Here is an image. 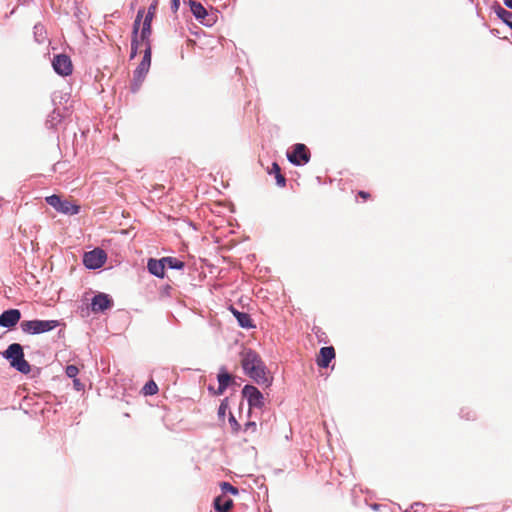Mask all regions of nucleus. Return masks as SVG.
<instances>
[{
  "label": "nucleus",
  "instance_id": "nucleus-12",
  "mask_svg": "<svg viewBox=\"0 0 512 512\" xmlns=\"http://www.w3.org/2000/svg\"><path fill=\"white\" fill-rule=\"evenodd\" d=\"M112 304V299L107 294L99 293L92 299L91 310L95 313L104 312L111 308Z\"/></svg>",
  "mask_w": 512,
  "mask_h": 512
},
{
  "label": "nucleus",
  "instance_id": "nucleus-31",
  "mask_svg": "<svg viewBox=\"0 0 512 512\" xmlns=\"http://www.w3.org/2000/svg\"><path fill=\"white\" fill-rule=\"evenodd\" d=\"M74 387L79 391L83 388V384L80 382L79 379L74 378L73 380Z\"/></svg>",
  "mask_w": 512,
  "mask_h": 512
},
{
  "label": "nucleus",
  "instance_id": "nucleus-4",
  "mask_svg": "<svg viewBox=\"0 0 512 512\" xmlns=\"http://www.w3.org/2000/svg\"><path fill=\"white\" fill-rule=\"evenodd\" d=\"M157 10V4H151L147 11L144 10V16L141 21V31H140V40L142 44H151L150 36L152 33L151 23L153 18L155 17Z\"/></svg>",
  "mask_w": 512,
  "mask_h": 512
},
{
  "label": "nucleus",
  "instance_id": "nucleus-32",
  "mask_svg": "<svg viewBox=\"0 0 512 512\" xmlns=\"http://www.w3.org/2000/svg\"><path fill=\"white\" fill-rule=\"evenodd\" d=\"M179 8V2H173V6H172V9L174 12H176Z\"/></svg>",
  "mask_w": 512,
  "mask_h": 512
},
{
  "label": "nucleus",
  "instance_id": "nucleus-11",
  "mask_svg": "<svg viewBox=\"0 0 512 512\" xmlns=\"http://www.w3.org/2000/svg\"><path fill=\"white\" fill-rule=\"evenodd\" d=\"M142 47L144 48V56L141 63L135 70V78L138 81H141V79L146 75L151 65V44H142Z\"/></svg>",
  "mask_w": 512,
  "mask_h": 512
},
{
  "label": "nucleus",
  "instance_id": "nucleus-2",
  "mask_svg": "<svg viewBox=\"0 0 512 512\" xmlns=\"http://www.w3.org/2000/svg\"><path fill=\"white\" fill-rule=\"evenodd\" d=\"M60 325L57 320H28L22 321L20 327L26 334H42L49 332Z\"/></svg>",
  "mask_w": 512,
  "mask_h": 512
},
{
  "label": "nucleus",
  "instance_id": "nucleus-6",
  "mask_svg": "<svg viewBox=\"0 0 512 512\" xmlns=\"http://www.w3.org/2000/svg\"><path fill=\"white\" fill-rule=\"evenodd\" d=\"M144 16V9H140L137 12L136 19L133 23L132 40H131V58H134L138 50L142 48L140 40L141 21Z\"/></svg>",
  "mask_w": 512,
  "mask_h": 512
},
{
  "label": "nucleus",
  "instance_id": "nucleus-23",
  "mask_svg": "<svg viewBox=\"0 0 512 512\" xmlns=\"http://www.w3.org/2000/svg\"><path fill=\"white\" fill-rule=\"evenodd\" d=\"M163 261L165 263V266L167 265L172 269H182L184 267V263L174 257H164Z\"/></svg>",
  "mask_w": 512,
  "mask_h": 512
},
{
  "label": "nucleus",
  "instance_id": "nucleus-7",
  "mask_svg": "<svg viewBox=\"0 0 512 512\" xmlns=\"http://www.w3.org/2000/svg\"><path fill=\"white\" fill-rule=\"evenodd\" d=\"M52 65L55 72L61 76H68L73 71L72 61L66 54H58L54 56Z\"/></svg>",
  "mask_w": 512,
  "mask_h": 512
},
{
  "label": "nucleus",
  "instance_id": "nucleus-21",
  "mask_svg": "<svg viewBox=\"0 0 512 512\" xmlns=\"http://www.w3.org/2000/svg\"><path fill=\"white\" fill-rule=\"evenodd\" d=\"M233 381L232 376L227 372H222L218 375V394H222L229 384Z\"/></svg>",
  "mask_w": 512,
  "mask_h": 512
},
{
  "label": "nucleus",
  "instance_id": "nucleus-9",
  "mask_svg": "<svg viewBox=\"0 0 512 512\" xmlns=\"http://www.w3.org/2000/svg\"><path fill=\"white\" fill-rule=\"evenodd\" d=\"M190 10L193 15L202 23L210 26L214 23L215 17L213 13H209L201 2H189Z\"/></svg>",
  "mask_w": 512,
  "mask_h": 512
},
{
  "label": "nucleus",
  "instance_id": "nucleus-28",
  "mask_svg": "<svg viewBox=\"0 0 512 512\" xmlns=\"http://www.w3.org/2000/svg\"><path fill=\"white\" fill-rule=\"evenodd\" d=\"M79 373V369L75 365H68L66 367V375L70 378H76Z\"/></svg>",
  "mask_w": 512,
  "mask_h": 512
},
{
  "label": "nucleus",
  "instance_id": "nucleus-25",
  "mask_svg": "<svg viewBox=\"0 0 512 512\" xmlns=\"http://www.w3.org/2000/svg\"><path fill=\"white\" fill-rule=\"evenodd\" d=\"M220 486L223 493H231L233 495L238 494V489L228 482H222Z\"/></svg>",
  "mask_w": 512,
  "mask_h": 512
},
{
  "label": "nucleus",
  "instance_id": "nucleus-1",
  "mask_svg": "<svg viewBox=\"0 0 512 512\" xmlns=\"http://www.w3.org/2000/svg\"><path fill=\"white\" fill-rule=\"evenodd\" d=\"M241 366L244 372L257 384L270 386L272 377L266 372V367L261 357L252 349H243L240 353Z\"/></svg>",
  "mask_w": 512,
  "mask_h": 512
},
{
  "label": "nucleus",
  "instance_id": "nucleus-19",
  "mask_svg": "<svg viewBox=\"0 0 512 512\" xmlns=\"http://www.w3.org/2000/svg\"><path fill=\"white\" fill-rule=\"evenodd\" d=\"M495 14L512 29V12L505 10L500 5L493 6Z\"/></svg>",
  "mask_w": 512,
  "mask_h": 512
},
{
  "label": "nucleus",
  "instance_id": "nucleus-10",
  "mask_svg": "<svg viewBox=\"0 0 512 512\" xmlns=\"http://www.w3.org/2000/svg\"><path fill=\"white\" fill-rule=\"evenodd\" d=\"M242 394L250 407L262 408L264 406L263 394L255 386L245 385Z\"/></svg>",
  "mask_w": 512,
  "mask_h": 512
},
{
  "label": "nucleus",
  "instance_id": "nucleus-16",
  "mask_svg": "<svg viewBox=\"0 0 512 512\" xmlns=\"http://www.w3.org/2000/svg\"><path fill=\"white\" fill-rule=\"evenodd\" d=\"M231 312L233 313V315L236 317L237 321H238V324L242 327V328H253L254 325H253V321L250 317V315L248 313H245V312H239L238 310H236L235 308L231 307Z\"/></svg>",
  "mask_w": 512,
  "mask_h": 512
},
{
  "label": "nucleus",
  "instance_id": "nucleus-29",
  "mask_svg": "<svg viewBox=\"0 0 512 512\" xmlns=\"http://www.w3.org/2000/svg\"><path fill=\"white\" fill-rule=\"evenodd\" d=\"M358 196H359L360 198H362L364 201H366V200H368V199H370V198H371V194H370V193H368V192H366V191H359V192H358Z\"/></svg>",
  "mask_w": 512,
  "mask_h": 512
},
{
  "label": "nucleus",
  "instance_id": "nucleus-15",
  "mask_svg": "<svg viewBox=\"0 0 512 512\" xmlns=\"http://www.w3.org/2000/svg\"><path fill=\"white\" fill-rule=\"evenodd\" d=\"M165 267L163 258L160 260L151 258L147 263L148 271L159 278H163L165 276Z\"/></svg>",
  "mask_w": 512,
  "mask_h": 512
},
{
  "label": "nucleus",
  "instance_id": "nucleus-27",
  "mask_svg": "<svg viewBox=\"0 0 512 512\" xmlns=\"http://www.w3.org/2000/svg\"><path fill=\"white\" fill-rule=\"evenodd\" d=\"M229 424L231 426L233 433H238L240 431L241 425L238 423V421L235 419V417L232 414H230V417H229Z\"/></svg>",
  "mask_w": 512,
  "mask_h": 512
},
{
  "label": "nucleus",
  "instance_id": "nucleus-3",
  "mask_svg": "<svg viewBox=\"0 0 512 512\" xmlns=\"http://www.w3.org/2000/svg\"><path fill=\"white\" fill-rule=\"evenodd\" d=\"M45 200L59 213L66 215H76L80 212V206L78 204L69 200H63L56 194L46 197Z\"/></svg>",
  "mask_w": 512,
  "mask_h": 512
},
{
  "label": "nucleus",
  "instance_id": "nucleus-22",
  "mask_svg": "<svg viewBox=\"0 0 512 512\" xmlns=\"http://www.w3.org/2000/svg\"><path fill=\"white\" fill-rule=\"evenodd\" d=\"M11 365L16 368L18 371L27 374L31 371L29 363L24 359V356H22L19 359H16L15 361H11Z\"/></svg>",
  "mask_w": 512,
  "mask_h": 512
},
{
  "label": "nucleus",
  "instance_id": "nucleus-5",
  "mask_svg": "<svg viewBox=\"0 0 512 512\" xmlns=\"http://www.w3.org/2000/svg\"><path fill=\"white\" fill-rule=\"evenodd\" d=\"M106 259V252L103 249L95 248L84 254L83 263L89 269H98L104 265Z\"/></svg>",
  "mask_w": 512,
  "mask_h": 512
},
{
  "label": "nucleus",
  "instance_id": "nucleus-24",
  "mask_svg": "<svg viewBox=\"0 0 512 512\" xmlns=\"http://www.w3.org/2000/svg\"><path fill=\"white\" fill-rule=\"evenodd\" d=\"M158 392V386L157 384L153 381V380H150L148 381L144 387L142 388V393L145 395V396H148V395H154Z\"/></svg>",
  "mask_w": 512,
  "mask_h": 512
},
{
  "label": "nucleus",
  "instance_id": "nucleus-18",
  "mask_svg": "<svg viewBox=\"0 0 512 512\" xmlns=\"http://www.w3.org/2000/svg\"><path fill=\"white\" fill-rule=\"evenodd\" d=\"M5 356L11 361H15L16 359L21 358L22 356H24L22 346L18 343H13L9 345V347L5 351Z\"/></svg>",
  "mask_w": 512,
  "mask_h": 512
},
{
  "label": "nucleus",
  "instance_id": "nucleus-14",
  "mask_svg": "<svg viewBox=\"0 0 512 512\" xmlns=\"http://www.w3.org/2000/svg\"><path fill=\"white\" fill-rule=\"evenodd\" d=\"M335 349L332 346L322 347L316 357V364L320 368H327L335 358Z\"/></svg>",
  "mask_w": 512,
  "mask_h": 512
},
{
  "label": "nucleus",
  "instance_id": "nucleus-17",
  "mask_svg": "<svg viewBox=\"0 0 512 512\" xmlns=\"http://www.w3.org/2000/svg\"><path fill=\"white\" fill-rule=\"evenodd\" d=\"M233 507V500L230 498H223L222 496H218L214 500V508L217 512H229Z\"/></svg>",
  "mask_w": 512,
  "mask_h": 512
},
{
  "label": "nucleus",
  "instance_id": "nucleus-30",
  "mask_svg": "<svg viewBox=\"0 0 512 512\" xmlns=\"http://www.w3.org/2000/svg\"><path fill=\"white\" fill-rule=\"evenodd\" d=\"M226 409H227V405L224 403H221V405L219 406V409H218V414L220 416H224L226 413Z\"/></svg>",
  "mask_w": 512,
  "mask_h": 512
},
{
  "label": "nucleus",
  "instance_id": "nucleus-33",
  "mask_svg": "<svg viewBox=\"0 0 512 512\" xmlns=\"http://www.w3.org/2000/svg\"><path fill=\"white\" fill-rule=\"evenodd\" d=\"M504 3H505V5H506L507 7H509L510 9H512V2H504Z\"/></svg>",
  "mask_w": 512,
  "mask_h": 512
},
{
  "label": "nucleus",
  "instance_id": "nucleus-20",
  "mask_svg": "<svg viewBox=\"0 0 512 512\" xmlns=\"http://www.w3.org/2000/svg\"><path fill=\"white\" fill-rule=\"evenodd\" d=\"M268 173L275 175L276 183L278 186L284 187L286 185V179L281 173V168L278 163L273 162L271 168L268 170Z\"/></svg>",
  "mask_w": 512,
  "mask_h": 512
},
{
  "label": "nucleus",
  "instance_id": "nucleus-26",
  "mask_svg": "<svg viewBox=\"0 0 512 512\" xmlns=\"http://www.w3.org/2000/svg\"><path fill=\"white\" fill-rule=\"evenodd\" d=\"M244 432L248 434H255L257 432V424L254 421H249L244 426Z\"/></svg>",
  "mask_w": 512,
  "mask_h": 512
},
{
  "label": "nucleus",
  "instance_id": "nucleus-13",
  "mask_svg": "<svg viewBox=\"0 0 512 512\" xmlns=\"http://www.w3.org/2000/svg\"><path fill=\"white\" fill-rule=\"evenodd\" d=\"M21 318V312L18 309H9L0 315V326L5 328L14 327Z\"/></svg>",
  "mask_w": 512,
  "mask_h": 512
},
{
  "label": "nucleus",
  "instance_id": "nucleus-8",
  "mask_svg": "<svg viewBox=\"0 0 512 512\" xmlns=\"http://www.w3.org/2000/svg\"><path fill=\"white\" fill-rule=\"evenodd\" d=\"M289 161L295 165L306 164L310 160L309 149L302 143L294 145L293 151L287 154Z\"/></svg>",
  "mask_w": 512,
  "mask_h": 512
}]
</instances>
